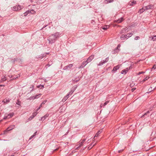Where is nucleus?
Returning a JSON list of instances; mask_svg holds the SVG:
<instances>
[{"instance_id": "30", "label": "nucleus", "mask_w": 156, "mask_h": 156, "mask_svg": "<svg viewBox=\"0 0 156 156\" xmlns=\"http://www.w3.org/2000/svg\"><path fill=\"white\" fill-rule=\"evenodd\" d=\"M73 66V65L72 64H70L69 65H68V66H68V67L69 68V69H70Z\"/></svg>"}, {"instance_id": "47", "label": "nucleus", "mask_w": 156, "mask_h": 156, "mask_svg": "<svg viewBox=\"0 0 156 156\" xmlns=\"http://www.w3.org/2000/svg\"><path fill=\"white\" fill-rule=\"evenodd\" d=\"M78 80H76V81H74V80H73V82H77Z\"/></svg>"}, {"instance_id": "29", "label": "nucleus", "mask_w": 156, "mask_h": 156, "mask_svg": "<svg viewBox=\"0 0 156 156\" xmlns=\"http://www.w3.org/2000/svg\"><path fill=\"white\" fill-rule=\"evenodd\" d=\"M152 40L153 41H154L156 40V36H154L153 37H152Z\"/></svg>"}, {"instance_id": "11", "label": "nucleus", "mask_w": 156, "mask_h": 156, "mask_svg": "<svg viewBox=\"0 0 156 156\" xmlns=\"http://www.w3.org/2000/svg\"><path fill=\"white\" fill-rule=\"evenodd\" d=\"M87 64V62L86 61L83 62L81 66L80 67H79V68H81L85 66Z\"/></svg>"}, {"instance_id": "17", "label": "nucleus", "mask_w": 156, "mask_h": 156, "mask_svg": "<svg viewBox=\"0 0 156 156\" xmlns=\"http://www.w3.org/2000/svg\"><path fill=\"white\" fill-rule=\"evenodd\" d=\"M129 69V68H127L126 69L123 70L122 71V73L123 74L124 73H126Z\"/></svg>"}, {"instance_id": "6", "label": "nucleus", "mask_w": 156, "mask_h": 156, "mask_svg": "<svg viewBox=\"0 0 156 156\" xmlns=\"http://www.w3.org/2000/svg\"><path fill=\"white\" fill-rule=\"evenodd\" d=\"M87 137H86V139H83V140L82 141H81V142H80L79 144V146L76 147V149H78V148L79 147H81V146H82L83 145V143L85 142L86 140L87 139Z\"/></svg>"}, {"instance_id": "10", "label": "nucleus", "mask_w": 156, "mask_h": 156, "mask_svg": "<svg viewBox=\"0 0 156 156\" xmlns=\"http://www.w3.org/2000/svg\"><path fill=\"white\" fill-rule=\"evenodd\" d=\"M124 20V19L123 17H121L118 20H115V22L118 23H119L122 22L123 20Z\"/></svg>"}, {"instance_id": "38", "label": "nucleus", "mask_w": 156, "mask_h": 156, "mask_svg": "<svg viewBox=\"0 0 156 156\" xmlns=\"http://www.w3.org/2000/svg\"><path fill=\"white\" fill-rule=\"evenodd\" d=\"M108 101H106V102H105L104 104V106H105V105H106L108 103Z\"/></svg>"}, {"instance_id": "51", "label": "nucleus", "mask_w": 156, "mask_h": 156, "mask_svg": "<svg viewBox=\"0 0 156 156\" xmlns=\"http://www.w3.org/2000/svg\"><path fill=\"white\" fill-rule=\"evenodd\" d=\"M57 150V149H55V150Z\"/></svg>"}, {"instance_id": "32", "label": "nucleus", "mask_w": 156, "mask_h": 156, "mask_svg": "<svg viewBox=\"0 0 156 156\" xmlns=\"http://www.w3.org/2000/svg\"><path fill=\"white\" fill-rule=\"evenodd\" d=\"M36 133H37V132H36L35 133H34V134H33V135H32V136L30 137V140L32 138H33L34 137V136H35V134H36Z\"/></svg>"}, {"instance_id": "3", "label": "nucleus", "mask_w": 156, "mask_h": 156, "mask_svg": "<svg viewBox=\"0 0 156 156\" xmlns=\"http://www.w3.org/2000/svg\"><path fill=\"white\" fill-rule=\"evenodd\" d=\"M132 34H128L126 35H122L121 37H120V38L122 40H125L126 38H127L128 37H130L131 36Z\"/></svg>"}, {"instance_id": "36", "label": "nucleus", "mask_w": 156, "mask_h": 156, "mask_svg": "<svg viewBox=\"0 0 156 156\" xmlns=\"http://www.w3.org/2000/svg\"><path fill=\"white\" fill-rule=\"evenodd\" d=\"M34 117L32 115L29 118V119L30 120H31Z\"/></svg>"}, {"instance_id": "35", "label": "nucleus", "mask_w": 156, "mask_h": 156, "mask_svg": "<svg viewBox=\"0 0 156 156\" xmlns=\"http://www.w3.org/2000/svg\"><path fill=\"white\" fill-rule=\"evenodd\" d=\"M68 66H66L64 68V70H67V69H68Z\"/></svg>"}, {"instance_id": "22", "label": "nucleus", "mask_w": 156, "mask_h": 156, "mask_svg": "<svg viewBox=\"0 0 156 156\" xmlns=\"http://www.w3.org/2000/svg\"><path fill=\"white\" fill-rule=\"evenodd\" d=\"M155 88H156V87L154 88H152V87H151L148 90L149 92H151V91L154 90Z\"/></svg>"}, {"instance_id": "33", "label": "nucleus", "mask_w": 156, "mask_h": 156, "mask_svg": "<svg viewBox=\"0 0 156 156\" xmlns=\"http://www.w3.org/2000/svg\"><path fill=\"white\" fill-rule=\"evenodd\" d=\"M149 78V77H146V78H144V79L142 81L143 82H144L146 80H147Z\"/></svg>"}, {"instance_id": "5", "label": "nucleus", "mask_w": 156, "mask_h": 156, "mask_svg": "<svg viewBox=\"0 0 156 156\" xmlns=\"http://www.w3.org/2000/svg\"><path fill=\"white\" fill-rule=\"evenodd\" d=\"M14 115L13 113H10L9 114H6L4 116L3 119H9L12 117Z\"/></svg>"}, {"instance_id": "49", "label": "nucleus", "mask_w": 156, "mask_h": 156, "mask_svg": "<svg viewBox=\"0 0 156 156\" xmlns=\"http://www.w3.org/2000/svg\"><path fill=\"white\" fill-rule=\"evenodd\" d=\"M120 152H121V151H119V153H120Z\"/></svg>"}, {"instance_id": "27", "label": "nucleus", "mask_w": 156, "mask_h": 156, "mask_svg": "<svg viewBox=\"0 0 156 156\" xmlns=\"http://www.w3.org/2000/svg\"><path fill=\"white\" fill-rule=\"evenodd\" d=\"M37 113H38V112H34L33 113L32 115L33 116H34V117L35 116H36L37 115Z\"/></svg>"}, {"instance_id": "4", "label": "nucleus", "mask_w": 156, "mask_h": 156, "mask_svg": "<svg viewBox=\"0 0 156 156\" xmlns=\"http://www.w3.org/2000/svg\"><path fill=\"white\" fill-rule=\"evenodd\" d=\"M35 12V11L33 9L28 10L24 13V16H26L28 14L30 13L32 14H34Z\"/></svg>"}, {"instance_id": "9", "label": "nucleus", "mask_w": 156, "mask_h": 156, "mask_svg": "<svg viewBox=\"0 0 156 156\" xmlns=\"http://www.w3.org/2000/svg\"><path fill=\"white\" fill-rule=\"evenodd\" d=\"M15 127V125H11L7 129V131H9L14 129Z\"/></svg>"}, {"instance_id": "42", "label": "nucleus", "mask_w": 156, "mask_h": 156, "mask_svg": "<svg viewBox=\"0 0 156 156\" xmlns=\"http://www.w3.org/2000/svg\"><path fill=\"white\" fill-rule=\"evenodd\" d=\"M90 142V139H88V140H87V141L86 142V143H87V144H88Z\"/></svg>"}, {"instance_id": "39", "label": "nucleus", "mask_w": 156, "mask_h": 156, "mask_svg": "<svg viewBox=\"0 0 156 156\" xmlns=\"http://www.w3.org/2000/svg\"><path fill=\"white\" fill-rule=\"evenodd\" d=\"M42 107V105H41V104L40 106H39V107L37 109V111H38L39 109H40Z\"/></svg>"}, {"instance_id": "46", "label": "nucleus", "mask_w": 156, "mask_h": 156, "mask_svg": "<svg viewBox=\"0 0 156 156\" xmlns=\"http://www.w3.org/2000/svg\"><path fill=\"white\" fill-rule=\"evenodd\" d=\"M135 89V88L134 89V88H133L132 89V91H133Z\"/></svg>"}, {"instance_id": "50", "label": "nucleus", "mask_w": 156, "mask_h": 156, "mask_svg": "<svg viewBox=\"0 0 156 156\" xmlns=\"http://www.w3.org/2000/svg\"><path fill=\"white\" fill-rule=\"evenodd\" d=\"M6 131H4V133H5L6 132Z\"/></svg>"}, {"instance_id": "23", "label": "nucleus", "mask_w": 156, "mask_h": 156, "mask_svg": "<svg viewBox=\"0 0 156 156\" xmlns=\"http://www.w3.org/2000/svg\"><path fill=\"white\" fill-rule=\"evenodd\" d=\"M94 145H92V144H91L90 145V146L88 147V150H90L94 146Z\"/></svg>"}, {"instance_id": "1", "label": "nucleus", "mask_w": 156, "mask_h": 156, "mask_svg": "<svg viewBox=\"0 0 156 156\" xmlns=\"http://www.w3.org/2000/svg\"><path fill=\"white\" fill-rule=\"evenodd\" d=\"M57 38L56 36L55 35L52 34L49 36L48 40L49 41V43L52 44L54 43L56 39Z\"/></svg>"}, {"instance_id": "41", "label": "nucleus", "mask_w": 156, "mask_h": 156, "mask_svg": "<svg viewBox=\"0 0 156 156\" xmlns=\"http://www.w3.org/2000/svg\"><path fill=\"white\" fill-rule=\"evenodd\" d=\"M156 68V66H155V65H154L153 67L152 68V69H155Z\"/></svg>"}, {"instance_id": "16", "label": "nucleus", "mask_w": 156, "mask_h": 156, "mask_svg": "<svg viewBox=\"0 0 156 156\" xmlns=\"http://www.w3.org/2000/svg\"><path fill=\"white\" fill-rule=\"evenodd\" d=\"M9 102V99H4L3 101L2 102L5 104H7Z\"/></svg>"}, {"instance_id": "44", "label": "nucleus", "mask_w": 156, "mask_h": 156, "mask_svg": "<svg viewBox=\"0 0 156 156\" xmlns=\"http://www.w3.org/2000/svg\"><path fill=\"white\" fill-rule=\"evenodd\" d=\"M123 31H124L123 30H121V31L120 32V34H122V33H123V32H124Z\"/></svg>"}, {"instance_id": "28", "label": "nucleus", "mask_w": 156, "mask_h": 156, "mask_svg": "<svg viewBox=\"0 0 156 156\" xmlns=\"http://www.w3.org/2000/svg\"><path fill=\"white\" fill-rule=\"evenodd\" d=\"M34 88V85H31V86L30 87V90L31 91L33 90Z\"/></svg>"}, {"instance_id": "37", "label": "nucleus", "mask_w": 156, "mask_h": 156, "mask_svg": "<svg viewBox=\"0 0 156 156\" xmlns=\"http://www.w3.org/2000/svg\"><path fill=\"white\" fill-rule=\"evenodd\" d=\"M47 101H44L43 102H42V103H41V105H42L43 104H44Z\"/></svg>"}, {"instance_id": "52", "label": "nucleus", "mask_w": 156, "mask_h": 156, "mask_svg": "<svg viewBox=\"0 0 156 156\" xmlns=\"http://www.w3.org/2000/svg\"><path fill=\"white\" fill-rule=\"evenodd\" d=\"M118 47H119V45H118Z\"/></svg>"}, {"instance_id": "13", "label": "nucleus", "mask_w": 156, "mask_h": 156, "mask_svg": "<svg viewBox=\"0 0 156 156\" xmlns=\"http://www.w3.org/2000/svg\"><path fill=\"white\" fill-rule=\"evenodd\" d=\"M153 7V5H150L146 6L145 8L146 10L150 9H151Z\"/></svg>"}, {"instance_id": "43", "label": "nucleus", "mask_w": 156, "mask_h": 156, "mask_svg": "<svg viewBox=\"0 0 156 156\" xmlns=\"http://www.w3.org/2000/svg\"><path fill=\"white\" fill-rule=\"evenodd\" d=\"M149 113V111H147V112L145 113L144 114V115H147V114H148Z\"/></svg>"}, {"instance_id": "2", "label": "nucleus", "mask_w": 156, "mask_h": 156, "mask_svg": "<svg viewBox=\"0 0 156 156\" xmlns=\"http://www.w3.org/2000/svg\"><path fill=\"white\" fill-rule=\"evenodd\" d=\"M23 8V7L20 5H16L12 7V9L13 11H17L21 10Z\"/></svg>"}, {"instance_id": "40", "label": "nucleus", "mask_w": 156, "mask_h": 156, "mask_svg": "<svg viewBox=\"0 0 156 156\" xmlns=\"http://www.w3.org/2000/svg\"><path fill=\"white\" fill-rule=\"evenodd\" d=\"M144 73V72H139L138 73V75H140L141 74H142V73Z\"/></svg>"}, {"instance_id": "21", "label": "nucleus", "mask_w": 156, "mask_h": 156, "mask_svg": "<svg viewBox=\"0 0 156 156\" xmlns=\"http://www.w3.org/2000/svg\"><path fill=\"white\" fill-rule=\"evenodd\" d=\"M145 9H144V8H142L141 9H140V10L138 11V12L140 13H141L143 12Z\"/></svg>"}, {"instance_id": "34", "label": "nucleus", "mask_w": 156, "mask_h": 156, "mask_svg": "<svg viewBox=\"0 0 156 156\" xmlns=\"http://www.w3.org/2000/svg\"><path fill=\"white\" fill-rule=\"evenodd\" d=\"M40 86H41V88H44V86L43 85H38L37 86V87L38 88H40Z\"/></svg>"}, {"instance_id": "54", "label": "nucleus", "mask_w": 156, "mask_h": 156, "mask_svg": "<svg viewBox=\"0 0 156 156\" xmlns=\"http://www.w3.org/2000/svg\"><path fill=\"white\" fill-rule=\"evenodd\" d=\"M2 121V120H0V122L1 121Z\"/></svg>"}, {"instance_id": "8", "label": "nucleus", "mask_w": 156, "mask_h": 156, "mask_svg": "<svg viewBox=\"0 0 156 156\" xmlns=\"http://www.w3.org/2000/svg\"><path fill=\"white\" fill-rule=\"evenodd\" d=\"M41 94H40L38 95H36L35 96L31 97H30L28 99L31 100L32 99L34 100L35 99L37 98H38L37 97L38 96H41Z\"/></svg>"}, {"instance_id": "15", "label": "nucleus", "mask_w": 156, "mask_h": 156, "mask_svg": "<svg viewBox=\"0 0 156 156\" xmlns=\"http://www.w3.org/2000/svg\"><path fill=\"white\" fill-rule=\"evenodd\" d=\"M136 3V1H133L132 2H129V5L130 6H133Z\"/></svg>"}, {"instance_id": "14", "label": "nucleus", "mask_w": 156, "mask_h": 156, "mask_svg": "<svg viewBox=\"0 0 156 156\" xmlns=\"http://www.w3.org/2000/svg\"><path fill=\"white\" fill-rule=\"evenodd\" d=\"M114 0H105L104 1V3L105 4H108L113 2Z\"/></svg>"}, {"instance_id": "26", "label": "nucleus", "mask_w": 156, "mask_h": 156, "mask_svg": "<svg viewBox=\"0 0 156 156\" xmlns=\"http://www.w3.org/2000/svg\"><path fill=\"white\" fill-rule=\"evenodd\" d=\"M16 104L19 106L21 105V102L19 101V100H17V102L16 103Z\"/></svg>"}, {"instance_id": "25", "label": "nucleus", "mask_w": 156, "mask_h": 156, "mask_svg": "<svg viewBox=\"0 0 156 156\" xmlns=\"http://www.w3.org/2000/svg\"><path fill=\"white\" fill-rule=\"evenodd\" d=\"M2 81H4L6 80V77L5 76H3L2 77Z\"/></svg>"}, {"instance_id": "12", "label": "nucleus", "mask_w": 156, "mask_h": 156, "mask_svg": "<svg viewBox=\"0 0 156 156\" xmlns=\"http://www.w3.org/2000/svg\"><path fill=\"white\" fill-rule=\"evenodd\" d=\"M48 115H44V116L42 117L41 119H40V120H44V119H45L48 116Z\"/></svg>"}, {"instance_id": "20", "label": "nucleus", "mask_w": 156, "mask_h": 156, "mask_svg": "<svg viewBox=\"0 0 156 156\" xmlns=\"http://www.w3.org/2000/svg\"><path fill=\"white\" fill-rule=\"evenodd\" d=\"M69 94H68L66 96H65L64 97V98L62 99V101H65L68 98V96H69Z\"/></svg>"}, {"instance_id": "24", "label": "nucleus", "mask_w": 156, "mask_h": 156, "mask_svg": "<svg viewBox=\"0 0 156 156\" xmlns=\"http://www.w3.org/2000/svg\"><path fill=\"white\" fill-rule=\"evenodd\" d=\"M109 27L108 26H105L102 28V29L104 30H107Z\"/></svg>"}, {"instance_id": "48", "label": "nucleus", "mask_w": 156, "mask_h": 156, "mask_svg": "<svg viewBox=\"0 0 156 156\" xmlns=\"http://www.w3.org/2000/svg\"><path fill=\"white\" fill-rule=\"evenodd\" d=\"M0 87L4 86V85H0Z\"/></svg>"}, {"instance_id": "53", "label": "nucleus", "mask_w": 156, "mask_h": 156, "mask_svg": "<svg viewBox=\"0 0 156 156\" xmlns=\"http://www.w3.org/2000/svg\"><path fill=\"white\" fill-rule=\"evenodd\" d=\"M14 155H12L11 156H14Z\"/></svg>"}, {"instance_id": "31", "label": "nucleus", "mask_w": 156, "mask_h": 156, "mask_svg": "<svg viewBox=\"0 0 156 156\" xmlns=\"http://www.w3.org/2000/svg\"><path fill=\"white\" fill-rule=\"evenodd\" d=\"M140 39V37H139V36H136L135 38H134V39L135 40H139V39Z\"/></svg>"}, {"instance_id": "18", "label": "nucleus", "mask_w": 156, "mask_h": 156, "mask_svg": "<svg viewBox=\"0 0 156 156\" xmlns=\"http://www.w3.org/2000/svg\"><path fill=\"white\" fill-rule=\"evenodd\" d=\"M102 132V130H99L98 132L95 135V136L94 137V138H95V137H97L98 135L99 134H100L101 133V132Z\"/></svg>"}, {"instance_id": "19", "label": "nucleus", "mask_w": 156, "mask_h": 156, "mask_svg": "<svg viewBox=\"0 0 156 156\" xmlns=\"http://www.w3.org/2000/svg\"><path fill=\"white\" fill-rule=\"evenodd\" d=\"M119 68V67L118 66H116L112 70V71H115L118 69Z\"/></svg>"}, {"instance_id": "7", "label": "nucleus", "mask_w": 156, "mask_h": 156, "mask_svg": "<svg viewBox=\"0 0 156 156\" xmlns=\"http://www.w3.org/2000/svg\"><path fill=\"white\" fill-rule=\"evenodd\" d=\"M94 56L91 55L87 58V60L86 61L87 63L91 61L94 58Z\"/></svg>"}, {"instance_id": "45", "label": "nucleus", "mask_w": 156, "mask_h": 156, "mask_svg": "<svg viewBox=\"0 0 156 156\" xmlns=\"http://www.w3.org/2000/svg\"><path fill=\"white\" fill-rule=\"evenodd\" d=\"M107 62V61H105V62H102V64H103Z\"/></svg>"}]
</instances>
